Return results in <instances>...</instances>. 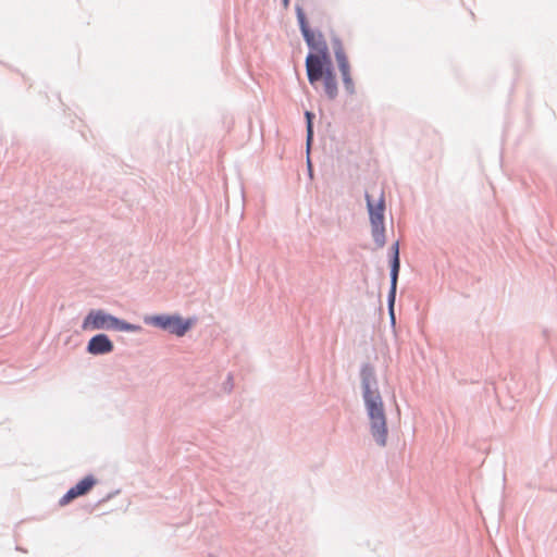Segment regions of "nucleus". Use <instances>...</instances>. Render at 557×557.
<instances>
[{
  "instance_id": "f8f14e48",
  "label": "nucleus",
  "mask_w": 557,
  "mask_h": 557,
  "mask_svg": "<svg viewBox=\"0 0 557 557\" xmlns=\"http://www.w3.org/2000/svg\"><path fill=\"white\" fill-rule=\"evenodd\" d=\"M288 1H289V0H283V2H284V5H285V7H287V5H288Z\"/></svg>"
},
{
  "instance_id": "423d86ee",
  "label": "nucleus",
  "mask_w": 557,
  "mask_h": 557,
  "mask_svg": "<svg viewBox=\"0 0 557 557\" xmlns=\"http://www.w3.org/2000/svg\"><path fill=\"white\" fill-rule=\"evenodd\" d=\"M147 322L163 330H168L177 336H183L190 327L188 322L183 321V319L178 317L156 315L147 319Z\"/></svg>"
},
{
  "instance_id": "0eeeda50",
  "label": "nucleus",
  "mask_w": 557,
  "mask_h": 557,
  "mask_svg": "<svg viewBox=\"0 0 557 557\" xmlns=\"http://www.w3.org/2000/svg\"><path fill=\"white\" fill-rule=\"evenodd\" d=\"M334 52L335 58L338 64V69L343 76V82L345 85V88L348 92H354V82L350 75V65L348 62V59L346 57V53L344 51L343 45L339 40L334 41Z\"/></svg>"
},
{
  "instance_id": "20e7f679",
  "label": "nucleus",
  "mask_w": 557,
  "mask_h": 557,
  "mask_svg": "<svg viewBox=\"0 0 557 557\" xmlns=\"http://www.w3.org/2000/svg\"><path fill=\"white\" fill-rule=\"evenodd\" d=\"M83 331H120V332H137L140 326L127 323L119 318L106 312L101 309L90 310L82 323Z\"/></svg>"
},
{
  "instance_id": "1a4fd4ad",
  "label": "nucleus",
  "mask_w": 557,
  "mask_h": 557,
  "mask_svg": "<svg viewBox=\"0 0 557 557\" xmlns=\"http://www.w3.org/2000/svg\"><path fill=\"white\" fill-rule=\"evenodd\" d=\"M393 251H394V256H393L392 265H391V290H389V295H388V305H389V310H391L392 315H393V307H394L395 297H396L398 273H399V268H400L398 243H395L393 245Z\"/></svg>"
},
{
  "instance_id": "9b49d317",
  "label": "nucleus",
  "mask_w": 557,
  "mask_h": 557,
  "mask_svg": "<svg viewBox=\"0 0 557 557\" xmlns=\"http://www.w3.org/2000/svg\"><path fill=\"white\" fill-rule=\"evenodd\" d=\"M306 115V120H307V141H308V145L310 144L311 139H312V119H313V114L310 112V111H307L305 113Z\"/></svg>"
},
{
  "instance_id": "7ed1b4c3",
  "label": "nucleus",
  "mask_w": 557,
  "mask_h": 557,
  "mask_svg": "<svg viewBox=\"0 0 557 557\" xmlns=\"http://www.w3.org/2000/svg\"><path fill=\"white\" fill-rule=\"evenodd\" d=\"M367 208L372 226V236L379 247L385 244L384 212L385 199L382 188H373L372 193L366 194Z\"/></svg>"
},
{
  "instance_id": "39448f33",
  "label": "nucleus",
  "mask_w": 557,
  "mask_h": 557,
  "mask_svg": "<svg viewBox=\"0 0 557 557\" xmlns=\"http://www.w3.org/2000/svg\"><path fill=\"white\" fill-rule=\"evenodd\" d=\"M296 14L302 36L307 45L314 51V53H309L308 55L319 58L323 61H331L327 44L323 34L320 32H313L309 28L302 8L297 7Z\"/></svg>"
},
{
  "instance_id": "9d476101",
  "label": "nucleus",
  "mask_w": 557,
  "mask_h": 557,
  "mask_svg": "<svg viewBox=\"0 0 557 557\" xmlns=\"http://www.w3.org/2000/svg\"><path fill=\"white\" fill-rule=\"evenodd\" d=\"M113 343L106 334H97L90 338L87 345V351L91 355L109 354L113 350Z\"/></svg>"
},
{
  "instance_id": "f03ea898",
  "label": "nucleus",
  "mask_w": 557,
  "mask_h": 557,
  "mask_svg": "<svg viewBox=\"0 0 557 557\" xmlns=\"http://www.w3.org/2000/svg\"><path fill=\"white\" fill-rule=\"evenodd\" d=\"M306 70L308 81L315 89L322 87V90L330 100L338 95L336 76L332 66V61H323L319 58L307 55Z\"/></svg>"
},
{
  "instance_id": "f257e3e1",
  "label": "nucleus",
  "mask_w": 557,
  "mask_h": 557,
  "mask_svg": "<svg viewBox=\"0 0 557 557\" xmlns=\"http://www.w3.org/2000/svg\"><path fill=\"white\" fill-rule=\"evenodd\" d=\"M375 384L371 369L362 370L363 398L371 423V433L376 443L381 446L386 444L387 425L382 397L377 389H372Z\"/></svg>"
},
{
  "instance_id": "6e6552de",
  "label": "nucleus",
  "mask_w": 557,
  "mask_h": 557,
  "mask_svg": "<svg viewBox=\"0 0 557 557\" xmlns=\"http://www.w3.org/2000/svg\"><path fill=\"white\" fill-rule=\"evenodd\" d=\"M96 480L94 476L88 475L81 480L75 486L71 487L60 499V505L64 506L70 504L75 498L87 494L95 485Z\"/></svg>"
}]
</instances>
